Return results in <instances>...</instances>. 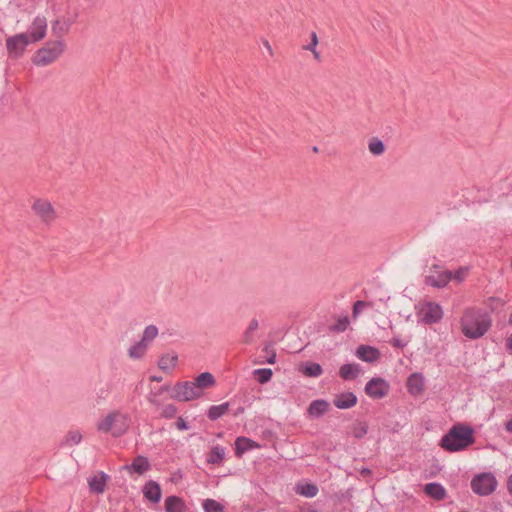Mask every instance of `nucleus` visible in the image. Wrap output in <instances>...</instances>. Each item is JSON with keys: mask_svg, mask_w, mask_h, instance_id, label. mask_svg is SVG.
<instances>
[{"mask_svg": "<svg viewBox=\"0 0 512 512\" xmlns=\"http://www.w3.org/2000/svg\"><path fill=\"white\" fill-rule=\"evenodd\" d=\"M130 424L131 417L129 413L122 410H112L97 421L96 427L102 433L119 437L127 432Z\"/></svg>", "mask_w": 512, "mask_h": 512, "instance_id": "obj_1", "label": "nucleus"}, {"mask_svg": "<svg viewBox=\"0 0 512 512\" xmlns=\"http://www.w3.org/2000/svg\"><path fill=\"white\" fill-rule=\"evenodd\" d=\"M258 327H259L258 320L252 319L249 322V324L243 334V342L244 343L249 344L253 341L254 333L257 331Z\"/></svg>", "mask_w": 512, "mask_h": 512, "instance_id": "obj_31", "label": "nucleus"}, {"mask_svg": "<svg viewBox=\"0 0 512 512\" xmlns=\"http://www.w3.org/2000/svg\"><path fill=\"white\" fill-rule=\"evenodd\" d=\"M32 43L26 33H18L6 39V49L9 57L20 58L28 46Z\"/></svg>", "mask_w": 512, "mask_h": 512, "instance_id": "obj_8", "label": "nucleus"}, {"mask_svg": "<svg viewBox=\"0 0 512 512\" xmlns=\"http://www.w3.org/2000/svg\"><path fill=\"white\" fill-rule=\"evenodd\" d=\"M461 327L466 337L475 339L485 334L490 327V320L485 313L467 310L462 317Z\"/></svg>", "mask_w": 512, "mask_h": 512, "instance_id": "obj_3", "label": "nucleus"}, {"mask_svg": "<svg viewBox=\"0 0 512 512\" xmlns=\"http://www.w3.org/2000/svg\"><path fill=\"white\" fill-rule=\"evenodd\" d=\"M225 457V449L220 446L212 448L208 455L207 461L211 464H220Z\"/></svg>", "mask_w": 512, "mask_h": 512, "instance_id": "obj_29", "label": "nucleus"}, {"mask_svg": "<svg viewBox=\"0 0 512 512\" xmlns=\"http://www.w3.org/2000/svg\"><path fill=\"white\" fill-rule=\"evenodd\" d=\"M178 362L176 353H166L158 360V368L164 373L170 374L175 369Z\"/></svg>", "mask_w": 512, "mask_h": 512, "instance_id": "obj_15", "label": "nucleus"}, {"mask_svg": "<svg viewBox=\"0 0 512 512\" xmlns=\"http://www.w3.org/2000/svg\"><path fill=\"white\" fill-rule=\"evenodd\" d=\"M360 372V366L356 363L344 364L339 369V375L344 380H353L355 379Z\"/></svg>", "mask_w": 512, "mask_h": 512, "instance_id": "obj_26", "label": "nucleus"}, {"mask_svg": "<svg viewBox=\"0 0 512 512\" xmlns=\"http://www.w3.org/2000/svg\"><path fill=\"white\" fill-rule=\"evenodd\" d=\"M193 382L201 396L204 394L205 389L211 388L216 384L214 376L209 372L201 373Z\"/></svg>", "mask_w": 512, "mask_h": 512, "instance_id": "obj_16", "label": "nucleus"}, {"mask_svg": "<svg viewBox=\"0 0 512 512\" xmlns=\"http://www.w3.org/2000/svg\"><path fill=\"white\" fill-rule=\"evenodd\" d=\"M150 380H151V381H157V382H160V381H162V377L151 376V377H150Z\"/></svg>", "mask_w": 512, "mask_h": 512, "instance_id": "obj_50", "label": "nucleus"}, {"mask_svg": "<svg viewBox=\"0 0 512 512\" xmlns=\"http://www.w3.org/2000/svg\"><path fill=\"white\" fill-rule=\"evenodd\" d=\"M496 486L497 480L490 473L477 475L471 481L472 490L478 495H488L496 489Z\"/></svg>", "mask_w": 512, "mask_h": 512, "instance_id": "obj_9", "label": "nucleus"}, {"mask_svg": "<svg viewBox=\"0 0 512 512\" xmlns=\"http://www.w3.org/2000/svg\"><path fill=\"white\" fill-rule=\"evenodd\" d=\"M33 214L44 225H51L58 219V213L52 202L44 197H35L31 203Z\"/></svg>", "mask_w": 512, "mask_h": 512, "instance_id": "obj_5", "label": "nucleus"}, {"mask_svg": "<svg viewBox=\"0 0 512 512\" xmlns=\"http://www.w3.org/2000/svg\"><path fill=\"white\" fill-rule=\"evenodd\" d=\"M47 22L44 17H36L30 25L27 34L32 43L38 42L46 35Z\"/></svg>", "mask_w": 512, "mask_h": 512, "instance_id": "obj_13", "label": "nucleus"}, {"mask_svg": "<svg viewBox=\"0 0 512 512\" xmlns=\"http://www.w3.org/2000/svg\"><path fill=\"white\" fill-rule=\"evenodd\" d=\"M356 356L365 362H374L379 358L380 353L374 347L361 345L356 350Z\"/></svg>", "mask_w": 512, "mask_h": 512, "instance_id": "obj_21", "label": "nucleus"}, {"mask_svg": "<svg viewBox=\"0 0 512 512\" xmlns=\"http://www.w3.org/2000/svg\"><path fill=\"white\" fill-rule=\"evenodd\" d=\"M329 408V403L325 400H315L308 407V413L312 417H320L324 415Z\"/></svg>", "mask_w": 512, "mask_h": 512, "instance_id": "obj_24", "label": "nucleus"}, {"mask_svg": "<svg viewBox=\"0 0 512 512\" xmlns=\"http://www.w3.org/2000/svg\"><path fill=\"white\" fill-rule=\"evenodd\" d=\"M406 387L410 395L418 397L425 392V378L421 373H412L406 382Z\"/></svg>", "mask_w": 512, "mask_h": 512, "instance_id": "obj_12", "label": "nucleus"}, {"mask_svg": "<svg viewBox=\"0 0 512 512\" xmlns=\"http://www.w3.org/2000/svg\"><path fill=\"white\" fill-rule=\"evenodd\" d=\"M296 492L305 497H314L318 492V488L311 483H299L296 485Z\"/></svg>", "mask_w": 512, "mask_h": 512, "instance_id": "obj_28", "label": "nucleus"}, {"mask_svg": "<svg viewBox=\"0 0 512 512\" xmlns=\"http://www.w3.org/2000/svg\"><path fill=\"white\" fill-rule=\"evenodd\" d=\"M176 426L180 430H186L188 428L186 422L182 418L177 420Z\"/></svg>", "mask_w": 512, "mask_h": 512, "instance_id": "obj_43", "label": "nucleus"}, {"mask_svg": "<svg viewBox=\"0 0 512 512\" xmlns=\"http://www.w3.org/2000/svg\"><path fill=\"white\" fill-rule=\"evenodd\" d=\"M366 306V303L363 302V301H357L355 302L354 304V307H353V314L354 316H356L358 313H360V311Z\"/></svg>", "mask_w": 512, "mask_h": 512, "instance_id": "obj_42", "label": "nucleus"}, {"mask_svg": "<svg viewBox=\"0 0 512 512\" xmlns=\"http://www.w3.org/2000/svg\"><path fill=\"white\" fill-rule=\"evenodd\" d=\"M166 512H186L187 506L184 500L177 496H169L165 500Z\"/></svg>", "mask_w": 512, "mask_h": 512, "instance_id": "obj_22", "label": "nucleus"}, {"mask_svg": "<svg viewBox=\"0 0 512 512\" xmlns=\"http://www.w3.org/2000/svg\"><path fill=\"white\" fill-rule=\"evenodd\" d=\"M507 489H508L510 496L512 497V474L509 476V478L507 480Z\"/></svg>", "mask_w": 512, "mask_h": 512, "instance_id": "obj_47", "label": "nucleus"}, {"mask_svg": "<svg viewBox=\"0 0 512 512\" xmlns=\"http://www.w3.org/2000/svg\"><path fill=\"white\" fill-rule=\"evenodd\" d=\"M317 44H318V37H317L316 33L313 32L311 34V42H310V44L304 47V49L311 51L316 59L319 58V53L316 50Z\"/></svg>", "mask_w": 512, "mask_h": 512, "instance_id": "obj_39", "label": "nucleus"}, {"mask_svg": "<svg viewBox=\"0 0 512 512\" xmlns=\"http://www.w3.org/2000/svg\"><path fill=\"white\" fill-rule=\"evenodd\" d=\"M165 390H166V388L161 387V388H159L156 392L151 391V392H150V394H149V396H148V400H149L151 403H153V404H157V402H158V401H157L158 396H159L163 391H165Z\"/></svg>", "mask_w": 512, "mask_h": 512, "instance_id": "obj_41", "label": "nucleus"}, {"mask_svg": "<svg viewBox=\"0 0 512 512\" xmlns=\"http://www.w3.org/2000/svg\"><path fill=\"white\" fill-rule=\"evenodd\" d=\"M333 404L339 409H349L357 404V397L352 392H342L335 395Z\"/></svg>", "mask_w": 512, "mask_h": 512, "instance_id": "obj_14", "label": "nucleus"}, {"mask_svg": "<svg viewBox=\"0 0 512 512\" xmlns=\"http://www.w3.org/2000/svg\"><path fill=\"white\" fill-rule=\"evenodd\" d=\"M368 432V425L365 422H358L353 426L352 434L354 437L361 439Z\"/></svg>", "mask_w": 512, "mask_h": 512, "instance_id": "obj_36", "label": "nucleus"}, {"mask_svg": "<svg viewBox=\"0 0 512 512\" xmlns=\"http://www.w3.org/2000/svg\"><path fill=\"white\" fill-rule=\"evenodd\" d=\"M474 443L473 430L464 425H455L442 437L441 447L449 452L466 449Z\"/></svg>", "mask_w": 512, "mask_h": 512, "instance_id": "obj_2", "label": "nucleus"}, {"mask_svg": "<svg viewBox=\"0 0 512 512\" xmlns=\"http://www.w3.org/2000/svg\"><path fill=\"white\" fill-rule=\"evenodd\" d=\"M107 479L108 476L102 472L93 475L89 479L90 490L96 493H103L105 490Z\"/></svg>", "mask_w": 512, "mask_h": 512, "instance_id": "obj_23", "label": "nucleus"}, {"mask_svg": "<svg viewBox=\"0 0 512 512\" xmlns=\"http://www.w3.org/2000/svg\"><path fill=\"white\" fill-rule=\"evenodd\" d=\"M507 351L512 354V334L506 340Z\"/></svg>", "mask_w": 512, "mask_h": 512, "instance_id": "obj_45", "label": "nucleus"}, {"mask_svg": "<svg viewBox=\"0 0 512 512\" xmlns=\"http://www.w3.org/2000/svg\"><path fill=\"white\" fill-rule=\"evenodd\" d=\"M143 494L149 501L154 503L159 502L161 499L160 485L155 481L147 482L143 487Z\"/></svg>", "mask_w": 512, "mask_h": 512, "instance_id": "obj_20", "label": "nucleus"}, {"mask_svg": "<svg viewBox=\"0 0 512 512\" xmlns=\"http://www.w3.org/2000/svg\"><path fill=\"white\" fill-rule=\"evenodd\" d=\"M301 512H317V511L308 507V508H302Z\"/></svg>", "mask_w": 512, "mask_h": 512, "instance_id": "obj_51", "label": "nucleus"}, {"mask_svg": "<svg viewBox=\"0 0 512 512\" xmlns=\"http://www.w3.org/2000/svg\"><path fill=\"white\" fill-rule=\"evenodd\" d=\"M254 374L258 377L259 383L264 384L271 380L273 372L271 369L264 368L255 370Z\"/></svg>", "mask_w": 512, "mask_h": 512, "instance_id": "obj_37", "label": "nucleus"}, {"mask_svg": "<svg viewBox=\"0 0 512 512\" xmlns=\"http://www.w3.org/2000/svg\"><path fill=\"white\" fill-rule=\"evenodd\" d=\"M159 330L155 325H148L144 328L141 339L147 345H151L152 342L157 338Z\"/></svg>", "mask_w": 512, "mask_h": 512, "instance_id": "obj_27", "label": "nucleus"}, {"mask_svg": "<svg viewBox=\"0 0 512 512\" xmlns=\"http://www.w3.org/2000/svg\"><path fill=\"white\" fill-rule=\"evenodd\" d=\"M263 45L266 48V50L269 53V55L273 56L274 55V51H273V48H272L271 44L267 40H265V41H263Z\"/></svg>", "mask_w": 512, "mask_h": 512, "instance_id": "obj_44", "label": "nucleus"}, {"mask_svg": "<svg viewBox=\"0 0 512 512\" xmlns=\"http://www.w3.org/2000/svg\"><path fill=\"white\" fill-rule=\"evenodd\" d=\"M260 448V445L250 438L238 437L235 441V452L238 457H241L246 451Z\"/></svg>", "mask_w": 512, "mask_h": 512, "instance_id": "obj_19", "label": "nucleus"}, {"mask_svg": "<svg viewBox=\"0 0 512 512\" xmlns=\"http://www.w3.org/2000/svg\"><path fill=\"white\" fill-rule=\"evenodd\" d=\"M149 347L145 342L139 340L129 347L127 355L132 360H141L147 354Z\"/></svg>", "mask_w": 512, "mask_h": 512, "instance_id": "obj_18", "label": "nucleus"}, {"mask_svg": "<svg viewBox=\"0 0 512 512\" xmlns=\"http://www.w3.org/2000/svg\"><path fill=\"white\" fill-rule=\"evenodd\" d=\"M228 409L227 404L212 406L209 409L208 416L210 419L215 420L221 417Z\"/></svg>", "mask_w": 512, "mask_h": 512, "instance_id": "obj_35", "label": "nucleus"}, {"mask_svg": "<svg viewBox=\"0 0 512 512\" xmlns=\"http://www.w3.org/2000/svg\"><path fill=\"white\" fill-rule=\"evenodd\" d=\"M124 469L127 470L130 474L136 473L142 475L150 469V463L147 458L143 456H137L133 460L132 464L124 466Z\"/></svg>", "mask_w": 512, "mask_h": 512, "instance_id": "obj_17", "label": "nucleus"}, {"mask_svg": "<svg viewBox=\"0 0 512 512\" xmlns=\"http://www.w3.org/2000/svg\"><path fill=\"white\" fill-rule=\"evenodd\" d=\"M469 269L467 267H461L455 273H452V280L457 283H462L468 276Z\"/></svg>", "mask_w": 512, "mask_h": 512, "instance_id": "obj_38", "label": "nucleus"}, {"mask_svg": "<svg viewBox=\"0 0 512 512\" xmlns=\"http://www.w3.org/2000/svg\"><path fill=\"white\" fill-rule=\"evenodd\" d=\"M276 360V354L274 352L267 358V363L274 364Z\"/></svg>", "mask_w": 512, "mask_h": 512, "instance_id": "obj_48", "label": "nucleus"}, {"mask_svg": "<svg viewBox=\"0 0 512 512\" xmlns=\"http://www.w3.org/2000/svg\"><path fill=\"white\" fill-rule=\"evenodd\" d=\"M390 389L391 387L387 380L381 377H374L366 383L364 391L371 399L379 400L387 397Z\"/></svg>", "mask_w": 512, "mask_h": 512, "instance_id": "obj_7", "label": "nucleus"}, {"mask_svg": "<svg viewBox=\"0 0 512 512\" xmlns=\"http://www.w3.org/2000/svg\"><path fill=\"white\" fill-rule=\"evenodd\" d=\"M418 321L424 324L439 322L443 317L442 307L433 301H423L416 306Z\"/></svg>", "mask_w": 512, "mask_h": 512, "instance_id": "obj_6", "label": "nucleus"}, {"mask_svg": "<svg viewBox=\"0 0 512 512\" xmlns=\"http://www.w3.org/2000/svg\"><path fill=\"white\" fill-rule=\"evenodd\" d=\"M172 397L178 401H191L200 398L201 395L193 381H186L174 386Z\"/></svg>", "mask_w": 512, "mask_h": 512, "instance_id": "obj_10", "label": "nucleus"}, {"mask_svg": "<svg viewBox=\"0 0 512 512\" xmlns=\"http://www.w3.org/2000/svg\"><path fill=\"white\" fill-rule=\"evenodd\" d=\"M81 440L82 434L78 430L69 431L64 438L65 444L68 446L77 445Z\"/></svg>", "mask_w": 512, "mask_h": 512, "instance_id": "obj_34", "label": "nucleus"}, {"mask_svg": "<svg viewBox=\"0 0 512 512\" xmlns=\"http://www.w3.org/2000/svg\"><path fill=\"white\" fill-rule=\"evenodd\" d=\"M300 371L308 377H318L322 374V368L317 363H311L300 368Z\"/></svg>", "mask_w": 512, "mask_h": 512, "instance_id": "obj_32", "label": "nucleus"}, {"mask_svg": "<svg viewBox=\"0 0 512 512\" xmlns=\"http://www.w3.org/2000/svg\"><path fill=\"white\" fill-rule=\"evenodd\" d=\"M509 324L512 325V314L509 317Z\"/></svg>", "mask_w": 512, "mask_h": 512, "instance_id": "obj_52", "label": "nucleus"}, {"mask_svg": "<svg viewBox=\"0 0 512 512\" xmlns=\"http://www.w3.org/2000/svg\"><path fill=\"white\" fill-rule=\"evenodd\" d=\"M66 45L61 40L50 41L44 47L37 50L32 57V62L37 66H47L55 62L65 51Z\"/></svg>", "mask_w": 512, "mask_h": 512, "instance_id": "obj_4", "label": "nucleus"}, {"mask_svg": "<svg viewBox=\"0 0 512 512\" xmlns=\"http://www.w3.org/2000/svg\"><path fill=\"white\" fill-rule=\"evenodd\" d=\"M511 268H512V260H511Z\"/></svg>", "mask_w": 512, "mask_h": 512, "instance_id": "obj_53", "label": "nucleus"}, {"mask_svg": "<svg viewBox=\"0 0 512 512\" xmlns=\"http://www.w3.org/2000/svg\"><path fill=\"white\" fill-rule=\"evenodd\" d=\"M425 493L435 500H442L446 497L445 488L438 483H428L424 488Z\"/></svg>", "mask_w": 512, "mask_h": 512, "instance_id": "obj_25", "label": "nucleus"}, {"mask_svg": "<svg viewBox=\"0 0 512 512\" xmlns=\"http://www.w3.org/2000/svg\"><path fill=\"white\" fill-rule=\"evenodd\" d=\"M202 507L205 512H224V506L214 499L204 500Z\"/></svg>", "mask_w": 512, "mask_h": 512, "instance_id": "obj_33", "label": "nucleus"}, {"mask_svg": "<svg viewBox=\"0 0 512 512\" xmlns=\"http://www.w3.org/2000/svg\"><path fill=\"white\" fill-rule=\"evenodd\" d=\"M368 150L375 156H380L385 152V145L382 140L378 138H372L368 143Z\"/></svg>", "mask_w": 512, "mask_h": 512, "instance_id": "obj_30", "label": "nucleus"}, {"mask_svg": "<svg viewBox=\"0 0 512 512\" xmlns=\"http://www.w3.org/2000/svg\"><path fill=\"white\" fill-rule=\"evenodd\" d=\"M505 428L508 432H511L512 433V417L510 418L509 421H507L506 425H505Z\"/></svg>", "mask_w": 512, "mask_h": 512, "instance_id": "obj_49", "label": "nucleus"}, {"mask_svg": "<svg viewBox=\"0 0 512 512\" xmlns=\"http://www.w3.org/2000/svg\"><path fill=\"white\" fill-rule=\"evenodd\" d=\"M452 280V272L441 267L434 266L426 276V284L436 288L445 287Z\"/></svg>", "mask_w": 512, "mask_h": 512, "instance_id": "obj_11", "label": "nucleus"}, {"mask_svg": "<svg viewBox=\"0 0 512 512\" xmlns=\"http://www.w3.org/2000/svg\"><path fill=\"white\" fill-rule=\"evenodd\" d=\"M348 325H349L348 318L343 317V318L338 319V321H337L336 325L333 327V329L335 331L342 332V331L346 330Z\"/></svg>", "mask_w": 512, "mask_h": 512, "instance_id": "obj_40", "label": "nucleus"}, {"mask_svg": "<svg viewBox=\"0 0 512 512\" xmlns=\"http://www.w3.org/2000/svg\"><path fill=\"white\" fill-rule=\"evenodd\" d=\"M392 344H393V346L398 347V348H403L406 345V343H404L400 339H393Z\"/></svg>", "mask_w": 512, "mask_h": 512, "instance_id": "obj_46", "label": "nucleus"}]
</instances>
